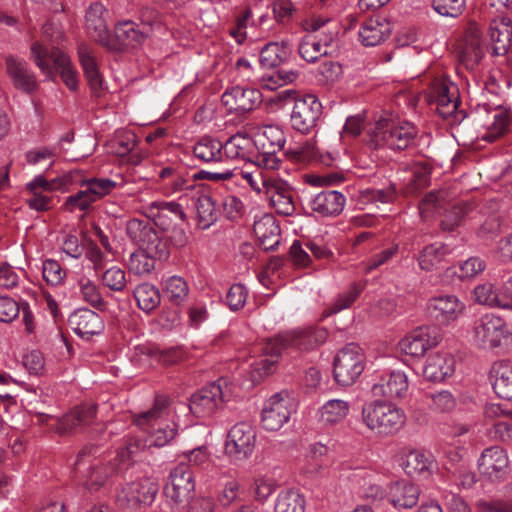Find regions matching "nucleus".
<instances>
[{"mask_svg": "<svg viewBox=\"0 0 512 512\" xmlns=\"http://www.w3.org/2000/svg\"><path fill=\"white\" fill-rule=\"evenodd\" d=\"M6 68L16 89L26 94H31L37 90L38 81L36 75L24 59L8 56L6 58Z\"/></svg>", "mask_w": 512, "mask_h": 512, "instance_id": "393cba45", "label": "nucleus"}, {"mask_svg": "<svg viewBox=\"0 0 512 512\" xmlns=\"http://www.w3.org/2000/svg\"><path fill=\"white\" fill-rule=\"evenodd\" d=\"M133 295L137 301L138 307L146 313L155 310L161 302L159 290L149 283L138 285L135 288Z\"/></svg>", "mask_w": 512, "mask_h": 512, "instance_id": "603ef678", "label": "nucleus"}, {"mask_svg": "<svg viewBox=\"0 0 512 512\" xmlns=\"http://www.w3.org/2000/svg\"><path fill=\"white\" fill-rule=\"evenodd\" d=\"M492 123L487 126V132L483 135V139L493 142L497 137L504 134L510 124V114L503 109H495L492 115Z\"/></svg>", "mask_w": 512, "mask_h": 512, "instance_id": "e2e57ef3", "label": "nucleus"}, {"mask_svg": "<svg viewBox=\"0 0 512 512\" xmlns=\"http://www.w3.org/2000/svg\"><path fill=\"white\" fill-rule=\"evenodd\" d=\"M86 247V256L96 266V248L91 239L85 238L82 246L78 245V240L75 236H69L63 243V251L70 257L78 258Z\"/></svg>", "mask_w": 512, "mask_h": 512, "instance_id": "0e129e2a", "label": "nucleus"}, {"mask_svg": "<svg viewBox=\"0 0 512 512\" xmlns=\"http://www.w3.org/2000/svg\"><path fill=\"white\" fill-rule=\"evenodd\" d=\"M349 410L350 405L347 401L331 399L318 409L317 420L323 426H334L346 418Z\"/></svg>", "mask_w": 512, "mask_h": 512, "instance_id": "a19ab883", "label": "nucleus"}, {"mask_svg": "<svg viewBox=\"0 0 512 512\" xmlns=\"http://www.w3.org/2000/svg\"><path fill=\"white\" fill-rule=\"evenodd\" d=\"M327 338L326 328L310 326L291 330L265 340L258 347L261 352L260 358L251 364L253 381H260L276 369L283 350L311 351L325 343Z\"/></svg>", "mask_w": 512, "mask_h": 512, "instance_id": "f257e3e1", "label": "nucleus"}, {"mask_svg": "<svg viewBox=\"0 0 512 512\" xmlns=\"http://www.w3.org/2000/svg\"><path fill=\"white\" fill-rule=\"evenodd\" d=\"M150 447L146 439L138 436L126 437L123 446L117 451V456L122 463L129 462L134 459L140 452Z\"/></svg>", "mask_w": 512, "mask_h": 512, "instance_id": "69168bd1", "label": "nucleus"}, {"mask_svg": "<svg viewBox=\"0 0 512 512\" xmlns=\"http://www.w3.org/2000/svg\"><path fill=\"white\" fill-rule=\"evenodd\" d=\"M432 461L423 452L414 450L406 454L402 466L409 476H418L429 472Z\"/></svg>", "mask_w": 512, "mask_h": 512, "instance_id": "6e6d98bb", "label": "nucleus"}, {"mask_svg": "<svg viewBox=\"0 0 512 512\" xmlns=\"http://www.w3.org/2000/svg\"><path fill=\"white\" fill-rule=\"evenodd\" d=\"M428 311L438 323L447 325L455 321L464 310V305L455 295H441L428 302Z\"/></svg>", "mask_w": 512, "mask_h": 512, "instance_id": "bb28decb", "label": "nucleus"}, {"mask_svg": "<svg viewBox=\"0 0 512 512\" xmlns=\"http://www.w3.org/2000/svg\"><path fill=\"white\" fill-rule=\"evenodd\" d=\"M163 293L171 303L180 305L187 299L189 287L182 277L174 275L165 280Z\"/></svg>", "mask_w": 512, "mask_h": 512, "instance_id": "4d7b16f0", "label": "nucleus"}, {"mask_svg": "<svg viewBox=\"0 0 512 512\" xmlns=\"http://www.w3.org/2000/svg\"><path fill=\"white\" fill-rule=\"evenodd\" d=\"M477 468L485 481L496 484L506 481L511 472L506 450L497 445L482 451L477 461Z\"/></svg>", "mask_w": 512, "mask_h": 512, "instance_id": "9d476101", "label": "nucleus"}, {"mask_svg": "<svg viewBox=\"0 0 512 512\" xmlns=\"http://www.w3.org/2000/svg\"><path fill=\"white\" fill-rule=\"evenodd\" d=\"M450 253L451 249L444 243L435 242L427 245L418 255L419 267L427 272L436 270Z\"/></svg>", "mask_w": 512, "mask_h": 512, "instance_id": "37998d69", "label": "nucleus"}, {"mask_svg": "<svg viewBox=\"0 0 512 512\" xmlns=\"http://www.w3.org/2000/svg\"><path fill=\"white\" fill-rule=\"evenodd\" d=\"M142 213L162 231L186 222V213L175 201H154L142 207Z\"/></svg>", "mask_w": 512, "mask_h": 512, "instance_id": "4468645a", "label": "nucleus"}, {"mask_svg": "<svg viewBox=\"0 0 512 512\" xmlns=\"http://www.w3.org/2000/svg\"><path fill=\"white\" fill-rule=\"evenodd\" d=\"M285 154L291 161L301 165L318 162L325 166H331L334 160L330 153L320 152L312 142L289 147Z\"/></svg>", "mask_w": 512, "mask_h": 512, "instance_id": "72a5a7b5", "label": "nucleus"}, {"mask_svg": "<svg viewBox=\"0 0 512 512\" xmlns=\"http://www.w3.org/2000/svg\"><path fill=\"white\" fill-rule=\"evenodd\" d=\"M138 143L136 134L127 129H118L113 136L108 139L103 147L106 153L124 157L129 155Z\"/></svg>", "mask_w": 512, "mask_h": 512, "instance_id": "58836bf2", "label": "nucleus"}, {"mask_svg": "<svg viewBox=\"0 0 512 512\" xmlns=\"http://www.w3.org/2000/svg\"><path fill=\"white\" fill-rule=\"evenodd\" d=\"M228 386L225 379L203 387L190 398V411L198 418L213 415L228 400Z\"/></svg>", "mask_w": 512, "mask_h": 512, "instance_id": "1a4fd4ad", "label": "nucleus"}, {"mask_svg": "<svg viewBox=\"0 0 512 512\" xmlns=\"http://www.w3.org/2000/svg\"><path fill=\"white\" fill-rule=\"evenodd\" d=\"M361 420L373 433L391 436L405 426L406 414L393 402L377 398L362 406Z\"/></svg>", "mask_w": 512, "mask_h": 512, "instance_id": "20e7f679", "label": "nucleus"}, {"mask_svg": "<svg viewBox=\"0 0 512 512\" xmlns=\"http://www.w3.org/2000/svg\"><path fill=\"white\" fill-rule=\"evenodd\" d=\"M473 298L478 304L490 307L504 308L503 304L506 303L503 290L501 289L500 292H497L491 283L477 285L473 290Z\"/></svg>", "mask_w": 512, "mask_h": 512, "instance_id": "5fc2aeb1", "label": "nucleus"}, {"mask_svg": "<svg viewBox=\"0 0 512 512\" xmlns=\"http://www.w3.org/2000/svg\"><path fill=\"white\" fill-rule=\"evenodd\" d=\"M257 151H281L285 144L284 131L277 125L259 127L254 139Z\"/></svg>", "mask_w": 512, "mask_h": 512, "instance_id": "ea45409f", "label": "nucleus"}, {"mask_svg": "<svg viewBox=\"0 0 512 512\" xmlns=\"http://www.w3.org/2000/svg\"><path fill=\"white\" fill-rule=\"evenodd\" d=\"M170 399L165 395H157L150 409L141 412L134 418V423L150 434L149 446L163 447L169 444L177 434V424L168 421Z\"/></svg>", "mask_w": 512, "mask_h": 512, "instance_id": "7ed1b4c3", "label": "nucleus"}, {"mask_svg": "<svg viewBox=\"0 0 512 512\" xmlns=\"http://www.w3.org/2000/svg\"><path fill=\"white\" fill-rule=\"evenodd\" d=\"M337 36V31H328L324 37L320 34H307L299 44L298 52L307 62H315L321 56L328 54V47Z\"/></svg>", "mask_w": 512, "mask_h": 512, "instance_id": "2f4dec72", "label": "nucleus"}, {"mask_svg": "<svg viewBox=\"0 0 512 512\" xmlns=\"http://www.w3.org/2000/svg\"><path fill=\"white\" fill-rule=\"evenodd\" d=\"M96 178L89 181V186L86 189L80 190L74 195L69 196L65 201V207L70 212L77 210L88 213L94 209L96 202Z\"/></svg>", "mask_w": 512, "mask_h": 512, "instance_id": "de8ad7c7", "label": "nucleus"}, {"mask_svg": "<svg viewBox=\"0 0 512 512\" xmlns=\"http://www.w3.org/2000/svg\"><path fill=\"white\" fill-rule=\"evenodd\" d=\"M156 345L145 343L133 348L131 361L139 367H150L155 364Z\"/></svg>", "mask_w": 512, "mask_h": 512, "instance_id": "774afa93", "label": "nucleus"}, {"mask_svg": "<svg viewBox=\"0 0 512 512\" xmlns=\"http://www.w3.org/2000/svg\"><path fill=\"white\" fill-rule=\"evenodd\" d=\"M200 175L206 177V180L214 182L240 177L258 194L264 193V181L271 180L273 177V175L265 174L258 168L251 172L240 168H224L221 171H202Z\"/></svg>", "mask_w": 512, "mask_h": 512, "instance_id": "5701e85b", "label": "nucleus"}, {"mask_svg": "<svg viewBox=\"0 0 512 512\" xmlns=\"http://www.w3.org/2000/svg\"><path fill=\"white\" fill-rule=\"evenodd\" d=\"M484 56L481 32L476 25H471L465 32L459 46V59L469 70H474Z\"/></svg>", "mask_w": 512, "mask_h": 512, "instance_id": "a878e982", "label": "nucleus"}, {"mask_svg": "<svg viewBox=\"0 0 512 512\" xmlns=\"http://www.w3.org/2000/svg\"><path fill=\"white\" fill-rule=\"evenodd\" d=\"M409 391L408 377L404 372L392 371L383 375L371 387V394L375 398L388 400L403 399Z\"/></svg>", "mask_w": 512, "mask_h": 512, "instance_id": "4be33fe9", "label": "nucleus"}, {"mask_svg": "<svg viewBox=\"0 0 512 512\" xmlns=\"http://www.w3.org/2000/svg\"><path fill=\"white\" fill-rule=\"evenodd\" d=\"M63 37L64 33L58 23L53 21L44 23L42 40L31 44V59L48 79L54 80L56 73H59L66 86L75 90L78 83L76 71L70 57L57 47Z\"/></svg>", "mask_w": 512, "mask_h": 512, "instance_id": "f03ea898", "label": "nucleus"}, {"mask_svg": "<svg viewBox=\"0 0 512 512\" xmlns=\"http://www.w3.org/2000/svg\"><path fill=\"white\" fill-rule=\"evenodd\" d=\"M455 358L450 353L436 352L426 359L423 376L432 382H442L453 375Z\"/></svg>", "mask_w": 512, "mask_h": 512, "instance_id": "7c9ffc66", "label": "nucleus"}, {"mask_svg": "<svg viewBox=\"0 0 512 512\" xmlns=\"http://www.w3.org/2000/svg\"><path fill=\"white\" fill-rule=\"evenodd\" d=\"M116 40L110 39L107 26L104 29L98 28V42L111 50H119L123 47H136L144 42L147 34L137 28V24L132 20L120 22L115 26Z\"/></svg>", "mask_w": 512, "mask_h": 512, "instance_id": "2eb2a0df", "label": "nucleus"}, {"mask_svg": "<svg viewBox=\"0 0 512 512\" xmlns=\"http://www.w3.org/2000/svg\"><path fill=\"white\" fill-rule=\"evenodd\" d=\"M291 53L288 42L269 43L265 45L260 52V64L264 68H274L286 60Z\"/></svg>", "mask_w": 512, "mask_h": 512, "instance_id": "8fccbe9b", "label": "nucleus"}, {"mask_svg": "<svg viewBox=\"0 0 512 512\" xmlns=\"http://www.w3.org/2000/svg\"><path fill=\"white\" fill-rule=\"evenodd\" d=\"M256 443V431L247 422L235 424L228 433L225 444L226 453L235 460H244L250 457Z\"/></svg>", "mask_w": 512, "mask_h": 512, "instance_id": "dca6fc26", "label": "nucleus"}, {"mask_svg": "<svg viewBox=\"0 0 512 512\" xmlns=\"http://www.w3.org/2000/svg\"><path fill=\"white\" fill-rule=\"evenodd\" d=\"M418 133V128L409 121L396 122L382 118L376 122L374 141L378 146L403 151L416 145Z\"/></svg>", "mask_w": 512, "mask_h": 512, "instance_id": "39448f33", "label": "nucleus"}, {"mask_svg": "<svg viewBox=\"0 0 512 512\" xmlns=\"http://www.w3.org/2000/svg\"><path fill=\"white\" fill-rule=\"evenodd\" d=\"M155 259L158 257L140 248L130 255L128 268L136 275H147L155 268Z\"/></svg>", "mask_w": 512, "mask_h": 512, "instance_id": "bf43d9fd", "label": "nucleus"}, {"mask_svg": "<svg viewBox=\"0 0 512 512\" xmlns=\"http://www.w3.org/2000/svg\"><path fill=\"white\" fill-rule=\"evenodd\" d=\"M159 490V485L151 477H143L126 483L118 493V500L127 505L151 504Z\"/></svg>", "mask_w": 512, "mask_h": 512, "instance_id": "6ab92c4d", "label": "nucleus"}, {"mask_svg": "<svg viewBox=\"0 0 512 512\" xmlns=\"http://www.w3.org/2000/svg\"><path fill=\"white\" fill-rule=\"evenodd\" d=\"M389 34V24L378 18H371L365 21L359 30V38L364 46L379 45Z\"/></svg>", "mask_w": 512, "mask_h": 512, "instance_id": "49530a36", "label": "nucleus"}, {"mask_svg": "<svg viewBox=\"0 0 512 512\" xmlns=\"http://www.w3.org/2000/svg\"><path fill=\"white\" fill-rule=\"evenodd\" d=\"M322 113V104L312 94L303 95L296 99L292 107L290 121L292 127L303 133L311 132L317 125Z\"/></svg>", "mask_w": 512, "mask_h": 512, "instance_id": "f8f14e48", "label": "nucleus"}, {"mask_svg": "<svg viewBox=\"0 0 512 512\" xmlns=\"http://www.w3.org/2000/svg\"><path fill=\"white\" fill-rule=\"evenodd\" d=\"M128 237L141 249L158 257L159 260H166L170 255L169 245L159 236L154 226L146 221L137 218L130 219L126 224Z\"/></svg>", "mask_w": 512, "mask_h": 512, "instance_id": "0eeeda50", "label": "nucleus"}, {"mask_svg": "<svg viewBox=\"0 0 512 512\" xmlns=\"http://www.w3.org/2000/svg\"><path fill=\"white\" fill-rule=\"evenodd\" d=\"M472 212V207L467 203H457L447 210L441 220L443 230H454Z\"/></svg>", "mask_w": 512, "mask_h": 512, "instance_id": "338daca9", "label": "nucleus"}, {"mask_svg": "<svg viewBox=\"0 0 512 512\" xmlns=\"http://www.w3.org/2000/svg\"><path fill=\"white\" fill-rule=\"evenodd\" d=\"M96 410L94 405H82L63 416L58 423L59 433H69L93 423Z\"/></svg>", "mask_w": 512, "mask_h": 512, "instance_id": "c9c22d12", "label": "nucleus"}, {"mask_svg": "<svg viewBox=\"0 0 512 512\" xmlns=\"http://www.w3.org/2000/svg\"><path fill=\"white\" fill-rule=\"evenodd\" d=\"M291 416L290 398L287 393L279 392L272 395L262 410L261 423L267 431H278Z\"/></svg>", "mask_w": 512, "mask_h": 512, "instance_id": "a211bd4d", "label": "nucleus"}, {"mask_svg": "<svg viewBox=\"0 0 512 512\" xmlns=\"http://www.w3.org/2000/svg\"><path fill=\"white\" fill-rule=\"evenodd\" d=\"M509 337L507 326L502 318L488 313L477 319L473 326L475 343L484 349L499 347Z\"/></svg>", "mask_w": 512, "mask_h": 512, "instance_id": "9b49d317", "label": "nucleus"}, {"mask_svg": "<svg viewBox=\"0 0 512 512\" xmlns=\"http://www.w3.org/2000/svg\"><path fill=\"white\" fill-rule=\"evenodd\" d=\"M221 101L229 112L243 114L260 105L262 94L259 89L235 86L223 93Z\"/></svg>", "mask_w": 512, "mask_h": 512, "instance_id": "412c9836", "label": "nucleus"}, {"mask_svg": "<svg viewBox=\"0 0 512 512\" xmlns=\"http://www.w3.org/2000/svg\"><path fill=\"white\" fill-rule=\"evenodd\" d=\"M489 377L498 397L512 400V361L495 362L490 369Z\"/></svg>", "mask_w": 512, "mask_h": 512, "instance_id": "f704fd0d", "label": "nucleus"}, {"mask_svg": "<svg viewBox=\"0 0 512 512\" xmlns=\"http://www.w3.org/2000/svg\"><path fill=\"white\" fill-rule=\"evenodd\" d=\"M439 335L434 328L424 326L410 332L399 342L402 353L421 358L431 348L438 345Z\"/></svg>", "mask_w": 512, "mask_h": 512, "instance_id": "aec40b11", "label": "nucleus"}, {"mask_svg": "<svg viewBox=\"0 0 512 512\" xmlns=\"http://www.w3.org/2000/svg\"><path fill=\"white\" fill-rule=\"evenodd\" d=\"M428 406L435 413H450L457 406L456 397L449 390H441L426 394Z\"/></svg>", "mask_w": 512, "mask_h": 512, "instance_id": "13d9d810", "label": "nucleus"}, {"mask_svg": "<svg viewBox=\"0 0 512 512\" xmlns=\"http://www.w3.org/2000/svg\"><path fill=\"white\" fill-rule=\"evenodd\" d=\"M193 154L202 163L214 164L223 162V143L216 138L202 137L195 143Z\"/></svg>", "mask_w": 512, "mask_h": 512, "instance_id": "79ce46f5", "label": "nucleus"}, {"mask_svg": "<svg viewBox=\"0 0 512 512\" xmlns=\"http://www.w3.org/2000/svg\"><path fill=\"white\" fill-rule=\"evenodd\" d=\"M489 36L491 41V53L494 56L504 55L511 44L512 22L507 18L494 20L490 24Z\"/></svg>", "mask_w": 512, "mask_h": 512, "instance_id": "e433bc0d", "label": "nucleus"}, {"mask_svg": "<svg viewBox=\"0 0 512 512\" xmlns=\"http://www.w3.org/2000/svg\"><path fill=\"white\" fill-rule=\"evenodd\" d=\"M253 231L259 246L265 251L276 249L280 243V227L270 213H265L254 221Z\"/></svg>", "mask_w": 512, "mask_h": 512, "instance_id": "c756f323", "label": "nucleus"}, {"mask_svg": "<svg viewBox=\"0 0 512 512\" xmlns=\"http://www.w3.org/2000/svg\"><path fill=\"white\" fill-rule=\"evenodd\" d=\"M420 493L418 485L407 480H398L388 487V502L396 509H410L418 503Z\"/></svg>", "mask_w": 512, "mask_h": 512, "instance_id": "c85d7f7f", "label": "nucleus"}, {"mask_svg": "<svg viewBox=\"0 0 512 512\" xmlns=\"http://www.w3.org/2000/svg\"><path fill=\"white\" fill-rule=\"evenodd\" d=\"M345 205L346 197L336 190H323L308 200L311 212L319 217H336L342 213Z\"/></svg>", "mask_w": 512, "mask_h": 512, "instance_id": "b1692460", "label": "nucleus"}, {"mask_svg": "<svg viewBox=\"0 0 512 512\" xmlns=\"http://www.w3.org/2000/svg\"><path fill=\"white\" fill-rule=\"evenodd\" d=\"M264 195L270 206L282 216H291L296 210L295 191L285 180L273 175L271 180L264 181Z\"/></svg>", "mask_w": 512, "mask_h": 512, "instance_id": "ddd939ff", "label": "nucleus"}, {"mask_svg": "<svg viewBox=\"0 0 512 512\" xmlns=\"http://www.w3.org/2000/svg\"><path fill=\"white\" fill-rule=\"evenodd\" d=\"M364 366L365 357L362 349L357 344H347L338 351L334 358V379L339 385L350 386L362 374Z\"/></svg>", "mask_w": 512, "mask_h": 512, "instance_id": "423d86ee", "label": "nucleus"}, {"mask_svg": "<svg viewBox=\"0 0 512 512\" xmlns=\"http://www.w3.org/2000/svg\"><path fill=\"white\" fill-rule=\"evenodd\" d=\"M194 474L186 463H179L170 473L164 493L172 502L179 504L188 501L194 493Z\"/></svg>", "mask_w": 512, "mask_h": 512, "instance_id": "f3484780", "label": "nucleus"}, {"mask_svg": "<svg viewBox=\"0 0 512 512\" xmlns=\"http://www.w3.org/2000/svg\"><path fill=\"white\" fill-rule=\"evenodd\" d=\"M304 496L296 489L281 491L275 501V512H305Z\"/></svg>", "mask_w": 512, "mask_h": 512, "instance_id": "3c124183", "label": "nucleus"}, {"mask_svg": "<svg viewBox=\"0 0 512 512\" xmlns=\"http://www.w3.org/2000/svg\"><path fill=\"white\" fill-rule=\"evenodd\" d=\"M361 292V286L357 284L351 285L347 291L339 294L335 298L334 302L325 309V311L323 312V317L331 316L344 309L349 308L356 301Z\"/></svg>", "mask_w": 512, "mask_h": 512, "instance_id": "680f3d73", "label": "nucleus"}, {"mask_svg": "<svg viewBox=\"0 0 512 512\" xmlns=\"http://www.w3.org/2000/svg\"><path fill=\"white\" fill-rule=\"evenodd\" d=\"M255 142L248 135L237 133L223 144V162L227 160H244L252 162Z\"/></svg>", "mask_w": 512, "mask_h": 512, "instance_id": "473e14b6", "label": "nucleus"}, {"mask_svg": "<svg viewBox=\"0 0 512 512\" xmlns=\"http://www.w3.org/2000/svg\"><path fill=\"white\" fill-rule=\"evenodd\" d=\"M395 188L388 185L381 189L366 188L359 192V201L363 204H387L394 201Z\"/></svg>", "mask_w": 512, "mask_h": 512, "instance_id": "052dcab7", "label": "nucleus"}, {"mask_svg": "<svg viewBox=\"0 0 512 512\" xmlns=\"http://www.w3.org/2000/svg\"><path fill=\"white\" fill-rule=\"evenodd\" d=\"M88 454L87 449L79 452L75 462V472L78 475L80 484L92 493L96 482L94 480L93 459Z\"/></svg>", "mask_w": 512, "mask_h": 512, "instance_id": "864d4df0", "label": "nucleus"}, {"mask_svg": "<svg viewBox=\"0 0 512 512\" xmlns=\"http://www.w3.org/2000/svg\"><path fill=\"white\" fill-rule=\"evenodd\" d=\"M203 170L190 174L183 168L164 167L158 173L157 184L164 196H172L178 193L196 196L200 191L198 179H206L200 174Z\"/></svg>", "mask_w": 512, "mask_h": 512, "instance_id": "6e6552de", "label": "nucleus"}, {"mask_svg": "<svg viewBox=\"0 0 512 512\" xmlns=\"http://www.w3.org/2000/svg\"><path fill=\"white\" fill-rule=\"evenodd\" d=\"M351 480L357 486L358 493L362 498L372 502H380L385 498L388 499V490L384 489L378 474L359 470L352 474Z\"/></svg>", "mask_w": 512, "mask_h": 512, "instance_id": "cd10ccee", "label": "nucleus"}, {"mask_svg": "<svg viewBox=\"0 0 512 512\" xmlns=\"http://www.w3.org/2000/svg\"><path fill=\"white\" fill-rule=\"evenodd\" d=\"M74 332L84 340H91L96 334V314L93 310L81 308L69 317Z\"/></svg>", "mask_w": 512, "mask_h": 512, "instance_id": "c03bdc74", "label": "nucleus"}, {"mask_svg": "<svg viewBox=\"0 0 512 512\" xmlns=\"http://www.w3.org/2000/svg\"><path fill=\"white\" fill-rule=\"evenodd\" d=\"M457 92L454 84L440 83L435 88L437 110L444 119L453 117L454 121L459 120Z\"/></svg>", "mask_w": 512, "mask_h": 512, "instance_id": "4c0bfd02", "label": "nucleus"}, {"mask_svg": "<svg viewBox=\"0 0 512 512\" xmlns=\"http://www.w3.org/2000/svg\"><path fill=\"white\" fill-rule=\"evenodd\" d=\"M27 189L32 193V197L27 200L31 209L36 211H46L50 208V197L42 194L39 190L51 191L54 189V181H48L43 175L36 176L31 182L27 183Z\"/></svg>", "mask_w": 512, "mask_h": 512, "instance_id": "a18cd8bd", "label": "nucleus"}, {"mask_svg": "<svg viewBox=\"0 0 512 512\" xmlns=\"http://www.w3.org/2000/svg\"><path fill=\"white\" fill-rule=\"evenodd\" d=\"M195 209L197 213V225L200 229H208L218 219L219 208L215 200L209 195H198Z\"/></svg>", "mask_w": 512, "mask_h": 512, "instance_id": "09e8293b", "label": "nucleus"}]
</instances>
